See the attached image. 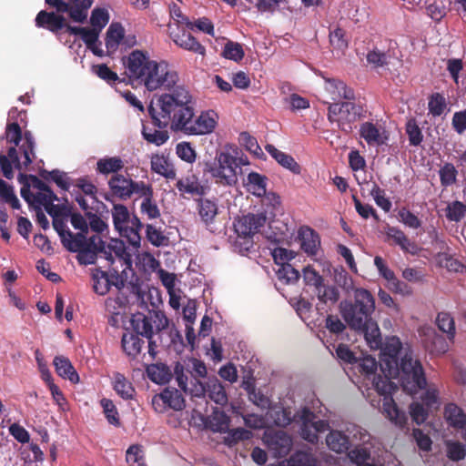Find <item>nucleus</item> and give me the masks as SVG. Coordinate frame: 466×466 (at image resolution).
<instances>
[{
  "label": "nucleus",
  "instance_id": "10",
  "mask_svg": "<svg viewBox=\"0 0 466 466\" xmlns=\"http://www.w3.org/2000/svg\"><path fill=\"white\" fill-rule=\"evenodd\" d=\"M300 435L310 443L318 441V433L329 429V423L325 420H316V415L309 409L301 410L299 415Z\"/></svg>",
  "mask_w": 466,
  "mask_h": 466
},
{
  "label": "nucleus",
  "instance_id": "3",
  "mask_svg": "<svg viewBox=\"0 0 466 466\" xmlns=\"http://www.w3.org/2000/svg\"><path fill=\"white\" fill-rule=\"evenodd\" d=\"M125 75L132 82L143 84L148 91L164 88L170 92L178 82L177 71L164 62L150 58L147 52L133 50L122 58Z\"/></svg>",
  "mask_w": 466,
  "mask_h": 466
},
{
  "label": "nucleus",
  "instance_id": "6",
  "mask_svg": "<svg viewBox=\"0 0 466 466\" xmlns=\"http://www.w3.org/2000/svg\"><path fill=\"white\" fill-rule=\"evenodd\" d=\"M248 159L237 147L226 146L217 153L213 162L206 163L205 171L208 172L216 183L222 186H233L238 182V170L248 165Z\"/></svg>",
  "mask_w": 466,
  "mask_h": 466
},
{
  "label": "nucleus",
  "instance_id": "64",
  "mask_svg": "<svg viewBox=\"0 0 466 466\" xmlns=\"http://www.w3.org/2000/svg\"><path fill=\"white\" fill-rule=\"evenodd\" d=\"M399 220L403 223L406 227L413 229H417L421 226L420 219L409 209L403 208L399 213Z\"/></svg>",
  "mask_w": 466,
  "mask_h": 466
},
{
  "label": "nucleus",
  "instance_id": "17",
  "mask_svg": "<svg viewBox=\"0 0 466 466\" xmlns=\"http://www.w3.org/2000/svg\"><path fill=\"white\" fill-rule=\"evenodd\" d=\"M53 227L58 233L63 246L67 250L79 249L84 238H82V235H74V233L67 228L65 215L53 219Z\"/></svg>",
  "mask_w": 466,
  "mask_h": 466
},
{
  "label": "nucleus",
  "instance_id": "36",
  "mask_svg": "<svg viewBox=\"0 0 466 466\" xmlns=\"http://www.w3.org/2000/svg\"><path fill=\"white\" fill-rule=\"evenodd\" d=\"M122 347L124 351L132 358L137 357L142 349L144 340L137 334L127 333L122 337Z\"/></svg>",
  "mask_w": 466,
  "mask_h": 466
},
{
  "label": "nucleus",
  "instance_id": "20",
  "mask_svg": "<svg viewBox=\"0 0 466 466\" xmlns=\"http://www.w3.org/2000/svg\"><path fill=\"white\" fill-rule=\"evenodd\" d=\"M64 13L40 11L35 17V25L57 33L66 26Z\"/></svg>",
  "mask_w": 466,
  "mask_h": 466
},
{
  "label": "nucleus",
  "instance_id": "55",
  "mask_svg": "<svg viewBox=\"0 0 466 466\" xmlns=\"http://www.w3.org/2000/svg\"><path fill=\"white\" fill-rule=\"evenodd\" d=\"M142 135L147 142L157 146L165 144L169 138V134L167 130H147L144 128Z\"/></svg>",
  "mask_w": 466,
  "mask_h": 466
},
{
  "label": "nucleus",
  "instance_id": "51",
  "mask_svg": "<svg viewBox=\"0 0 466 466\" xmlns=\"http://www.w3.org/2000/svg\"><path fill=\"white\" fill-rule=\"evenodd\" d=\"M420 399L429 410H438L441 406L439 390L435 387L430 386Z\"/></svg>",
  "mask_w": 466,
  "mask_h": 466
},
{
  "label": "nucleus",
  "instance_id": "19",
  "mask_svg": "<svg viewBox=\"0 0 466 466\" xmlns=\"http://www.w3.org/2000/svg\"><path fill=\"white\" fill-rule=\"evenodd\" d=\"M447 424L455 430H463L462 438L466 441V413L453 402L447 403L443 410Z\"/></svg>",
  "mask_w": 466,
  "mask_h": 466
},
{
  "label": "nucleus",
  "instance_id": "42",
  "mask_svg": "<svg viewBox=\"0 0 466 466\" xmlns=\"http://www.w3.org/2000/svg\"><path fill=\"white\" fill-rule=\"evenodd\" d=\"M440 181L442 187H448L457 181L458 170L452 163H445L439 170Z\"/></svg>",
  "mask_w": 466,
  "mask_h": 466
},
{
  "label": "nucleus",
  "instance_id": "4",
  "mask_svg": "<svg viewBox=\"0 0 466 466\" xmlns=\"http://www.w3.org/2000/svg\"><path fill=\"white\" fill-rule=\"evenodd\" d=\"M1 139H5L11 147L7 153H0V167L3 175L11 179L14 177L13 167L25 170L35 157V140L30 131L22 132L16 122L8 123Z\"/></svg>",
  "mask_w": 466,
  "mask_h": 466
},
{
  "label": "nucleus",
  "instance_id": "49",
  "mask_svg": "<svg viewBox=\"0 0 466 466\" xmlns=\"http://www.w3.org/2000/svg\"><path fill=\"white\" fill-rule=\"evenodd\" d=\"M100 404L107 421L114 426H119L120 420L118 411L113 401L109 399L103 398L100 400Z\"/></svg>",
  "mask_w": 466,
  "mask_h": 466
},
{
  "label": "nucleus",
  "instance_id": "24",
  "mask_svg": "<svg viewBox=\"0 0 466 466\" xmlns=\"http://www.w3.org/2000/svg\"><path fill=\"white\" fill-rule=\"evenodd\" d=\"M151 169L167 179L176 177V170L168 157L156 154L151 157Z\"/></svg>",
  "mask_w": 466,
  "mask_h": 466
},
{
  "label": "nucleus",
  "instance_id": "21",
  "mask_svg": "<svg viewBox=\"0 0 466 466\" xmlns=\"http://www.w3.org/2000/svg\"><path fill=\"white\" fill-rule=\"evenodd\" d=\"M134 180L123 175L116 174L108 180L111 193L122 200L131 198V188Z\"/></svg>",
  "mask_w": 466,
  "mask_h": 466
},
{
  "label": "nucleus",
  "instance_id": "11",
  "mask_svg": "<svg viewBox=\"0 0 466 466\" xmlns=\"http://www.w3.org/2000/svg\"><path fill=\"white\" fill-rule=\"evenodd\" d=\"M263 441L275 457H285L292 448V439L283 431L268 429L264 432Z\"/></svg>",
  "mask_w": 466,
  "mask_h": 466
},
{
  "label": "nucleus",
  "instance_id": "53",
  "mask_svg": "<svg viewBox=\"0 0 466 466\" xmlns=\"http://www.w3.org/2000/svg\"><path fill=\"white\" fill-rule=\"evenodd\" d=\"M267 415L278 427H286L291 422V413L285 409L272 410Z\"/></svg>",
  "mask_w": 466,
  "mask_h": 466
},
{
  "label": "nucleus",
  "instance_id": "32",
  "mask_svg": "<svg viewBox=\"0 0 466 466\" xmlns=\"http://www.w3.org/2000/svg\"><path fill=\"white\" fill-rule=\"evenodd\" d=\"M266 185L267 177L257 172H250L245 184L248 191L257 197H262L266 194Z\"/></svg>",
  "mask_w": 466,
  "mask_h": 466
},
{
  "label": "nucleus",
  "instance_id": "39",
  "mask_svg": "<svg viewBox=\"0 0 466 466\" xmlns=\"http://www.w3.org/2000/svg\"><path fill=\"white\" fill-rule=\"evenodd\" d=\"M230 419L224 412L215 410L209 419V428L214 432H226L229 428Z\"/></svg>",
  "mask_w": 466,
  "mask_h": 466
},
{
  "label": "nucleus",
  "instance_id": "15",
  "mask_svg": "<svg viewBox=\"0 0 466 466\" xmlns=\"http://www.w3.org/2000/svg\"><path fill=\"white\" fill-rule=\"evenodd\" d=\"M360 136L369 146L379 147L387 144L389 132L385 127L370 121L364 122L360 127Z\"/></svg>",
  "mask_w": 466,
  "mask_h": 466
},
{
  "label": "nucleus",
  "instance_id": "29",
  "mask_svg": "<svg viewBox=\"0 0 466 466\" xmlns=\"http://www.w3.org/2000/svg\"><path fill=\"white\" fill-rule=\"evenodd\" d=\"M177 187L182 194L201 196L205 192L204 187L194 174L187 175L179 179L177 182Z\"/></svg>",
  "mask_w": 466,
  "mask_h": 466
},
{
  "label": "nucleus",
  "instance_id": "63",
  "mask_svg": "<svg viewBox=\"0 0 466 466\" xmlns=\"http://www.w3.org/2000/svg\"><path fill=\"white\" fill-rule=\"evenodd\" d=\"M187 371L189 372L193 380H197L207 376V368L205 363L197 359L189 360Z\"/></svg>",
  "mask_w": 466,
  "mask_h": 466
},
{
  "label": "nucleus",
  "instance_id": "38",
  "mask_svg": "<svg viewBox=\"0 0 466 466\" xmlns=\"http://www.w3.org/2000/svg\"><path fill=\"white\" fill-rule=\"evenodd\" d=\"M162 393L167 408L174 410H181L184 409L185 400L177 390L167 388Z\"/></svg>",
  "mask_w": 466,
  "mask_h": 466
},
{
  "label": "nucleus",
  "instance_id": "5",
  "mask_svg": "<svg viewBox=\"0 0 466 466\" xmlns=\"http://www.w3.org/2000/svg\"><path fill=\"white\" fill-rule=\"evenodd\" d=\"M337 282L347 292L353 293L354 301H342L340 313L351 329H360L367 323L375 311V299L366 289L354 287L353 280L346 272L337 277Z\"/></svg>",
  "mask_w": 466,
  "mask_h": 466
},
{
  "label": "nucleus",
  "instance_id": "40",
  "mask_svg": "<svg viewBox=\"0 0 466 466\" xmlns=\"http://www.w3.org/2000/svg\"><path fill=\"white\" fill-rule=\"evenodd\" d=\"M466 215V205L459 200L449 203L445 208V216L449 221L460 222Z\"/></svg>",
  "mask_w": 466,
  "mask_h": 466
},
{
  "label": "nucleus",
  "instance_id": "8",
  "mask_svg": "<svg viewBox=\"0 0 466 466\" xmlns=\"http://www.w3.org/2000/svg\"><path fill=\"white\" fill-rule=\"evenodd\" d=\"M362 112V106L351 100L333 103L328 108V119L337 123L339 128L348 134L352 131L353 125L360 118Z\"/></svg>",
  "mask_w": 466,
  "mask_h": 466
},
{
  "label": "nucleus",
  "instance_id": "50",
  "mask_svg": "<svg viewBox=\"0 0 466 466\" xmlns=\"http://www.w3.org/2000/svg\"><path fill=\"white\" fill-rule=\"evenodd\" d=\"M223 56L236 62L240 61L244 57V50L239 43L228 41L223 49Z\"/></svg>",
  "mask_w": 466,
  "mask_h": 466
},
{
  "label": "nucleus",
  "instance_id": "13",
  "mask_svg": "<svg viewBox=\"0 0 466 466\" xmlns=\"http://www.w3.org/2000/svg\"><path fill=\"white\" fill-rule=\"evenodd\" d=\"M103 240L100 236L94 235L88 238H84L82 246L77 250H69L77 252V259L80 264L89 265L96 262L97 255L103 258L102 254Z\"/></svg>",
  "mask_w": 466,
  "mask_h": 466
},
{
  "label": "nucleus",
  "instance_id": "26",
  "mask_svg": "<svg viewBox=\"0 0 466 466\" xmlns=\"http://www.w3.org/2000/svg\"><path fill=\"white\" fill-rule=\"evenodd\" d=\"M299 236L301 248L309 255H315L320 244L319 235L310 228L304 227L300 228Z\"/></svg>",
  "mask_w": 466,
  "mask_h": 466
},
{
  "label": "nucleus",
  "instance_id": "33",
  "mask_svg": "<svg viewBox=\"0 0 466 466\" xmlns=\"http://www.w3.org/2000/svg\"><path fill=\"white\" fill-rule=\"evenodd\" d=\"M198 215L200 216L201 220L206 224L207 227H209L217 214H218V206L217 204L208 198H200L198 200Z\"/></svg>",
  "mask_w": 466,
  "mask_h": 466
},
{
  "label": "nucleus",
  "instance_id": "60",
  "mask_svg": "<svg viewBox=\"0 0 466 466\" xmlns=\"http://www.w3.org/2000/svg\"><path fill=\"white\" fill-rule=\"evenodd\" d=\"M126 461L129 466H145L141 447L131 445L127 451Z\"/></svg>",
  "mask_w": 466,
  "mask_h": 466
},
{
  "label": "nucleus",
  "instance_id": "7",
  "mask_svg": "<svg viewBox=\"0 0 466 466\" xmlns=\"http://www.w3.org/2000/svg\"><path fill=\"white\" fill-rule=\"evenodd\" d=\"M113 223L121 237L126 238L136 249L140 247V230L143 227L136 216H130L127 208L122 204L114 205L112 208Z\"/></svg>",
  "mask_w": 466,
  "mask_h": 466
},
{
  "label": "nucleus",
  "instance_id": "47",
  "mask_svg": "<svg viewBox=\"0 0 466 466\" xmlns=\"http://www.w3.org/2000/svg\"><path fill=\"white\" fill-rule=\"evenodd\" d=\"M446 107L447 102L441 94L434 93L430 96L428 109L431 115L439 116L445 111Z\"/></svg>",
  "mask_w": 466,
  "mask_h": 466
},
{
  "label": "nucleus",
  "instance_id": "56",
  "mask_svg": "<svg viewBox=\"0 0 466 466\" xmlns=\"http://www.w3.org/2000/svg\"><path fill=\"white\" fill-rule=\"evenodd\" d=\"M148 378L155 383L163 384L167 381V372L165 366L152 364L147 368Z\"/></svg>",
  "mask_w": 466,
  "mask_h": 466
},
{
  "label": "nucleus",
  "instance_id": "41",
  "mask_svg": "<svg viewBox=\"0 0 466 466\" xmlns=\"http://www.w3.org/2000/svg\"><path fill=\"white\" fill-rule=\"evenodd\" d=\"M349 458L357 466H375L370 462V451L362 446H358L349 451Z\"/></svg>",
  "mask_w": 466,
  "mask_h": 466
},
{
  "label": "nucleus",
  "instance_id": "37",
  "mask_svg": "<svg viewBox=\"0 0 466 466\" xmlns=\"http://www.w3.org/2000/svg\"><path fill=\"white\" fill-rule=\"evenodd\" d=\"M326 443L330 450L338 453L344 452L349 449L348 437L338 431H332L328 434Z\"/></svg>",
  "mask_w": 466,
  "mask_h": 466
},
{
  "label": "nucleus",
  "instance_id": "31",
  "mask_svg": "<svg viewBox=\"0 0 466 466\" xmlns=\"http://www.w3.org/2000/svg\"><path fill=\"white\" fill-rule=\"evenodd\" d=\"M113 388L124 400L133 399L136 392L132 383L119 372L115 373L113 376Z\"/></svg>",
  "mask_w": 466,
  "mask_h": 466
},
{
  "label": "nucleus",
  "instance_id": "28",
  "mask_svg": "<svg viewBox=\"0 0 466 466\" xmlns=\"http://www.w3.org/2000/svg\"><path fill=\"white\" fill-rule=\"evenodd\" d=\"M125 167V163L119 157H106L98 159L96 170L97 173L107 176L109 174L116 175Z\"/></svg>",
  "mask_w": 466,
  "mask_h": 466
},
{
  "label": "nucleus",
  "instance_id": "34",
  "mask_svg": "<svg viewBox=\"0 0 466 466\" xmlns=\"http://www.w3.org/2000/svg\"><path fill=\"white\" fill-rule=\"evenodd\" d=\"M131 325L137 335L146 337L148 339L153 336V326L151 320L142 313L133 315Z\"/></svg>",
  "mask_w": 466,
  "mask_h": 466
},
{
  "label": "nucleus",
  "instance_id": "57",
  "mask_svg": "<svg viewBox=\"0 0 466 466\" xmlns=\"http://www.w3.org/2000/svg\"><path fill=\"white\" fill-rule=\"evenodd\" d=\"M447 456L451 461H461L465 458L466 449L465 446L459 441H449L446 442Z\"/></svg>",
  "mask_w": 466,
  "mask_h": 466
},
{
  "label": "nucleus",
  "instance_id": "16",
  "mask_svg": "<svg viewBox=\"0 0 466 466\" xmlns=\"http://www.w3.org/2000/svg\"><path fill=\"white\" fill-rule=\"evenodd\" d=\"M167 31L170 38L180 48L194 54L205 56V46L201 45L191 34L186 33L185 31H182V33H180L179 30L177 31L174 28V25H167Z\"/></svg>",
  "mask_w": 466,
  "mask_h": 466
},
{
  "label": "nucleus",
  "instance_id": "23",
  "mask_svg": "<svg viewBox=\"0 0 466 466\" xmlns=\"http://www.w3.org/2000/svg\"><path fill=\"white\" fill-rule=\"evenodd\" d=\"M266 150L268 154L283 167L291 171L293 174H299L301 171L300 166L296 162L294 157L289 154H286L273 145H267Z\"/></svg>",
  "mask_w": 466,
  "mask_h": 466
},
{
  "label": "nucleus",
  "instance_id": "35",
  "mask_svg": "<svg viewBox=\"0 0 466 466\" xmlns=\"http://www.w3.org/2000/svg\"><path fill=\"white\" fill-rule=\"evenodd\" d=\"M125 35V29L119 23H112L107 31L106 37V46L108 51H115Z\"/></svg>",
  "mask_w": 466,
  "mask_h": 466
},
{
  "label": "nucleus",
  "instance_id": "9",
  "mask_svg": "<svg viewBox=\"0 0 466 466\" xmlns=\"http://www.w3.org/2000/svg\"><path fill=\"white\" fill-rule=\"evenodd\" d=\"M266 219V216L261 213L248 214L235 219L233 226L237 234L236 243L248 250L253 243L252 237L265 225Z\"/></svg>",
  "mask_w": 466,
  "mask_h": 466
},
{
  "label": "nucleus",
  "instance_id": "62",
  "mask_svg": "<svg viewBox=\"0 0 466 466\" xmlns=\"http://www.w3.org/2000/svg\"><path fill=\"white\" fill-rule=\"evenodd\" d=\"M429 409L420 402H412L410 406V413L412 420L418 425L422 424L428 418Z\"/></svg>",
  "mask_w": 466,
  "mask_h": 466
},
{
  "label": "nucleus",
  "instance_id": "18",
  "mask_svg": "<svg viewBox=\"0 0 466 466\" xmlns=\"http://www.w3.org/2000/svg\"><path fill=\"white\" fill-rule=\"evenodd\" d=\"M384 232L387 239L398 245L404 252L411 255H417L420 252V248L418 245L411 241L400 228L387 225Z\"/></svg>",
  "mask_w": 466,
  "mask_h": 466
},
{
  "label": "nucleus",
  "instance_id": "25",
  "mask_svg": "<svg viewBox=\"0 0 466 466\" xmlns=\"http://www.w3.org/2000/svg\"><path fill=\"white\" fill-rule=\"evenodd\" d=\"M53 363L56 373L60 377L70 380L72 383H77L79 381V376L68 358L56 356Z\"/></svg>",
  "mask_w": 466,
  "mask_h": 466
},
{
  "label": "nucleus",
  "instance_id": "58",
  "mask_svg": "<svg viewBox=\"0 0 466 466\" xmlns=\"http://www.w3.org/2000/svg\"><path fill=\"white\" fill-rule=\"evenodd\" d=\"M170 15L174 23H169L168 25H174V28L177 31L179 29L180 25H186L188 29H193V23L187 16L183 15L181 9L177 5L171 7Z\"/></svg>",
  "mask_w": 466,
  "mask_h": 466
},
{
  "label": "nucleus",
  "instance_id": "27",
  "mask_svg": "<svg viewBox=\"0 0 466 466\" xmlns=\"http://www.w3.org/2000/svg\"><path fill=\"white\" fill-rule=\"evenodd\" d=\"M356 330H361L364 333L367 344L372 350H378L381 347V336L378 324L372 319H368L367 323Z\"/></svg>",
  "mask_w": 466,
  "mask_h": 466
},
{
  "label": "nucleus",
  "instance_id": "61",
  "mask_svg": "<svg viewBox=\"0 0 466 466\" xmlns=\"http://www.w3.org/2000/svg\"><path fill=\"white\" fill-rule=\"evenodd\" d=\"M140 212L148 219H156L160 217V210L153 198L143 199L140 205Z\"/></svg>",
  "mask_w": 466,
  "mask_h": 466
},
{
  "label": "nucleus",
  "instance_id": "43",
  "mask_svg": "<svg viewBox=\"0 0 466 466\" xmlns=\"http://www.w3.org/2000/svg\"><path fill=\"white\" fill-rule=\"evenodd\" d=\"M316 295L319 301L323 303H335L339 298L337 288L333 286H326L323 283L315 289Z\"/></svg>",
  "mask_w": 466,
  "mask_h": 466
},
{
  "label": "nucleus",
  "instance_id": "45",
  "mask_svg": "<svg viewBox=\"0 0 466 466\" xmlns=\"http://www.w3.org/2000/svg\"><path fill=\"white\" fill-rule=\"evenodd\" d=\"M389 55L386 52L380 51L375 47L367 53L366 58L368 64L372 68L383 67L389 63Z\"/></svg>",
  "mask_w": 466,
  "mask_h": 466
},
{
  "label": "nucleus",
  "instance_id": "22",
  "mask_svg": "<svg viewBox=\"0 0 466 466\" xmlns=\"http://www.w3.org/2000/svg\"><path fill=\"white\" fill-rule=\"evenodd\" d=\"M325 90L330 95V99L333 101L341 98L346 100H353L355 98L354 91L338 79L325 78Z\"/></svg>",
  "mask_w": 466,
  "mask_h": 466
},
{
  "label": "nucleus",
  "instance_id": "44",
  "mask_svg": "<svg viewBox=\"0 0 466 466\" xmlns=\"http://www.w3.org/2000/svg\"><path fill=\"white\" fill-rule=\"evenodd\" d=\"M0 199L5 203L9 204L15 209H18L20 208V202L15 194L13 187L1 178Z\"/></svg>",
  "mask_w": 466,
  "mask_h": 466
},
{
  "label": "nucleus",
  "instance_id": "54",
  "mask_svg": "<svg viewBox=\"0 0 466 466\" xmlns=\"http://www.w3.org/2000/svg\"><path fill=\"white\" fill-rule=\"evenodd\" d=\"M375 203L385 212H389L391 208V202L385 197V191L381 189L376 183L371 185L370 189Z\"/></svg>",
  "mask_w": 466,
  "mask_h": 466
},
{
  "label": "nucleus",
  "instance_id": "2",
  "mask_svg": "<svg viewBox=\"0 0 466 466\" xmlns=\"http://www.w3.org/2000/svg\"><path fill=\"white\" fill-rule=\"evenodd\" d=\"M148 113L155 126L167 127L174 132L187 136L212 133L218 116L213 110L203 111L195 117V103L190 91L183 85L158 96L148 106Z\"/></svg>",
  "mask_w": 466,
  "mask_h": 466
},
{
  "label": "nucleus",
  "instance_id": "1",
  "mask_svg": "<svg viewBox=\"0 0 466 466\" xmlns=\"http://www.w3.org/2000/svg\"><path fill=\"white\" fill-rule=\"evenodd\" d=\"M380 348V366L385 378L374 376L372 384L377 393L382 396V411L385 416L396 426L402 428L407 422V416L398 409L391 397L397 385L390 380L399 378L403 390L413 395L425 388L426 378L420 362L413 359L409 349H403L399 338H387Z\"/></svg>",
  "mask_w": 466,
  "mask_h": 466
},
{
  "label": "nucleus",
  "instance_id": "52",
  "mask_svg": "<svg viewBox=\"0 0 466 466\" xmlns=\"http://www.w3.org/2000/svg\"><path fill=\"white\" fill-rule=\"evenodd\" d=\"M109 13L105 8L93 9L90 16V24L93 27L101 31L109 21Z\"/></svg>",
  "mask_w": 466,
  "mask_h": 466
},
{
  "label": "nucleus",
  "instance_id": "48",
  "mask_svg": "<svg viewBox=\"0 0 466 466\" xmlns=\"http://www.w3.org/2000/svg\"><path fill=\"white\" fill-rule=\"evenodd\" d=\"M436 322L438 328L448 334L451 339L455 335V324L453 318L447 312H441L438 314Z\"/></svg>",
  "mask_w": 466,
  "mask_h": 466
},
{
  "label": "nucleus",
  "instance_id": "46",
  "mask_svg": "<svg viewBox=\"0 0 466 466\" xmlns=\"http://www.w3.org/2000/svg\"><path fill=\"white\" fill-rule=\"evenodd\" d=\"M276 274L278 279L286 284L295 283L299 278V271L289 263H284V265L279 266Z\"/></svg>",
  "mask_w": 466,
  "mask_h": 466
},
{
  "label": "nucleus",
  "instance_id": "12",
  "mask_svg": "<svg viewBox=\"0 0 466 466\" xmlns=\"http://www.w3.org/2000/svg\"><path fill=\"white\" fill-rule=\"evenodd\" d=\"M102 254L103 258L111 264L117 259L126 268L132 266L131 254L127 250L126 245L121 239H111L107 245L103 241Z\"/></svg>",
  "mask_w": 466,
  "mask_h": 466
},
{
  "label": "nucleus",
  "instance_id": "30",
  "mask_svg": "<svg viewBox=\"0 0 466 466\" xmlns=\"http://www.w3.org/2000/svg\"><path fill=\"white\" fill-rule=\"evenodd\" d=\"M207 394L218 405L225 406L228 403L225 388L217 378L210 379L207 382Z\"/></svg>",
  "mask_w": 466,
  "mask_h": 466
},
{
  "label": "nucleus",
  "instance_id": "14",
  "mask_svg": "<svg viewBox=\"0 0 466 466\" xmlns=\"http://www.w3.org/2000/svg\"><path fill=\"white\" fill-rule=\"evenodd\" d=\"M94 0H64L56 9L58 13H65L76 23H84L92 6Z\"/></svg>",
  "mask_w": 466,
  "mask_h": 466
},
{
  "label": "nucleus",
  "instance_id": "59",
  "mask_svg": "<svg viewBox=\"0 0 466 466\" xmlns=\"http://www.w3.org/2000/svg\"><path fill=\"white\" fill-rule=\"evenodd\" d=\"M133 195L143 199L153 198L154 190L150 184H147L144 181H134L131 188V197Z\"/></svg>",
  "mask_w": 466,
  "mask_h": 466
}]
</instances>
